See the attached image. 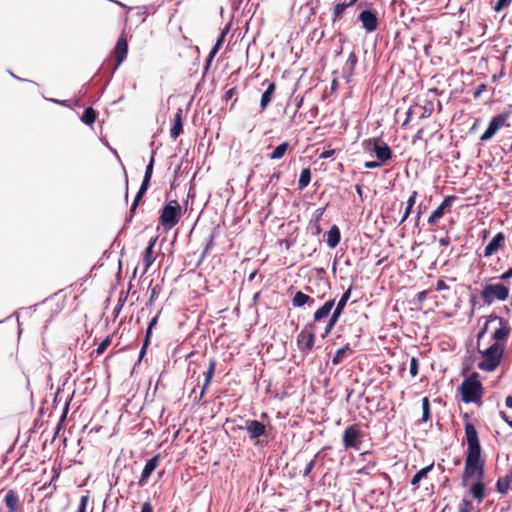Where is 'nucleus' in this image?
I'll use <instances>...</instances> for the list:
<instances>
[{
  "label": "nucleus",
  "instance_id": "f257e3e1",
  "mask_svg": "<svg viewBox=\"0 0 512 512\" xmlns=\"http://www.w3.org/2000/svg\"><path fill=\"white\" fill-rule=\"evenodd\" d=\"M464 430L467 450L462 474V485L466 486L469 479L476 477L477 481L470 486L469 494L478 503H482L486 497V485L482 481L485 473V459L481 455L482 448L475 425L471 422H466Z\"/></svg>",
  "mask_w": 512,
  "mask_h": 512
},
{
  "label": "nucleus",
  "instance_id": "f03ea898",
  "mask_svg": "<svg viewBox=\"0 0 512 512\" xmlns=\"http://www.w3.org/2000/svg\"><path fill=\"white\" fill-rule=\"evenodd\" d=\"M457 391L460 394L462 402L466 404L474 403L477 406L483 404L484 387L480 380L479 373L473 372L465 378L457 388Z\"/></svg>",
  "mask_w": 512,
  "mask_h": 512
},
{
  "label": "nucleus",
  "instance_id": "7ed1b4c3",
  "mask_svg": "<svg viewBox=\"0 0 512 512\" xmlns=\"http://www.w3.org/2000/svg\"><path fill=\"white\" fill-rule=\"evenodd\" d=\"M363 150L374 154L378 161L387 164L393 157V151L390 146L380 137L365 139L362 142Z\"/></svg>",
  "mask_w": 512,
  "mask_h": 512
},
{
  "label": "nucleus",
  "instance_id": "20e7f679",
  "mask_svg": "<svg viewBox=\"0 0 512 512\" xmlns=\"http://www.w3.org/2000/svg\"><path fill=\"white\" fill-rule=\"evenodd\" d=\"M483 360L478 363V368L482 371L492 372L500 365L504 354V347L495 342L486 350L481 352Z\"/></svg>",
  "mask_w": 512,
  "mask_h": 512
},
{
  "label": "nucleus",
  "instance_id": "39448f33",
  "mask_svg": "<svg viewBox=\"0 0 512 512\" xmlns=\"http://www.w3.org/2000/svg\"><path fill=\"white\" fill-rule=\"evenodd\" d=\"M182 216V209L177 200L169 201L162 209L159 223L165 230H170L176 226Z\"/></svg>",
  "mask_w": 512,
  "mask_h": 512
},
{
  "label": "nucleus",
  "instance_id": "423d86ee",
  "mask_svg": "<svg viewBox=\"0 0 512 512\" xmlns=\"http://www.w3.org/2000/svg\"><path fill=\"white\" fill-rule=\"evenodd\" d=\"M509 293V287L503 283H488L483 287L480 295L483 302L490 305L495 301H506Z\"/></svg>",
  "mask_w": 512,
  "mask_h": 512
},
{
  "label": "nucleus",
  "instance_id": "0eeeda50",
  "mask_svg": "<svg viewBox=\"0 0 512 512\" xmlns=\"http://www.w3.org/2000/svg\"><path fill=\"white\" fill-rule=\"evenodd\" d=\"M364 437V432L358 424H352L345 428L342 435V443L346 450H359Z\"/></svg>",
  "mask_w": 512,
  "mask_h": 512
},
{
  "label": "nucleus",
  "instance_id": "6e6552de",
  "mask_svg": "<svg viewBox=\"0 0 512 512\" xmlns=\"http://www.w3.org/2000/svg\"><path fill=\"white\" fill-rule=\"evenodd\" d=\"M315 329L314 323H307L302 331L297 335V344L302 353H309L315 344Z\"/></svg>",
  "mask_w": 512,
  "mask_h": 512
},
{
  "label": "nucleus",
  "instance_id": "1a4fd4ad",
  "mask_svg": "<svg viewBox=\"0 0 512 512\" xmlns=\"http://www.w3.org/2000/svg\"><path fill=\"white\" fill-rule=\"evenodd\" d=\"M510 117V114L508 112L506 113H501V114H498L496 116H494L489 125H488V128L486 129V131L481 135L480 137V140L482 142H487L489 141L490 139H492L494 137V135L505 125L508 126L507 124V121Z\"/></svg>",
  "mask_w": 512,
  "mask_h": 512
},
{
  "label": "nucleus",
  "instance_id": "9d476101",
  "mask_svg": "<svg viewBox=\"0 0 512 512\" xmlns=\"http://www.w3.org/2000/svg\"><path fill=\"white\" fill-rule=\"evenodd\" d=\"M358 19L367 33L374 32L378 27V18L374 11L364 10L360 12Z\"/></svg>",
  "mask_w": 512,
  "mask_h": 512
},
{
  "label": "nucleus",
  "instance_id": "9b49d317",
  "mask_svg": "<svg viewBox=\"0 0 512 512\" xmlns=\"http://www.w3.org/2000/svg\"><path fill=\"white\" fill-rule=\"evenodd\" d=\"M128 53V42L127 37L124 32L120 35L115 48H114V57L116 60L115 68H117L126 58Z\"/></svg>",
  "mask_w": 512,
  "mask_h": 512
},
{
  "label": "nucleus",
  "instance_id": "f8f14e48",
  "mask_svg": "<svg viewBox=\"0 0 512 512\" xmlns=\"http://www.w3.org/2000/svg\"><path fill=\"white\" fill-rule=\"evenodd\" d=\"M505 235L503 232L497 233L492 240L488 243V245L484 248L483 256L488 258L503 248L505 244Z\"/></svg>",
  "mask_w": 512,
  "mask_h": 512
},
{
  "label": "nucleus",
  "instance_id": "ddd939ff",
  "mask_svg": "<svg viewBox=\"0 0 512 512\" xmlns=\"http://www.w3.org/2000/svg\"><path fill=\"white\" fill-rule=\"evenodd\" d=\"M245 429L251 440L258 439L266 434V426L258 420H246Z\"/></svg>",
  "mask_w": 512,
  "mask_h": 512
},
{
  "label": "nucleus",
  "instance_id": "4468645a",
  "mask_svg": "<svg viewBox=\"0 0 512 512\" xmlns=\"http://www.w3.org/2000/svg\"><path fill=\"white\" fill-rule=\"evenodd\" d=\"M160 457V454H156L146 462L138 482L139 486H144L147 483L148 478L152 475V473L159 465Z\"/></svg>",
  "mask_w": 512,
  "mask_h": 512
},
{
  "label": "nucleus",
  "instance_id": "2eb2a0df",
  "mask_svg": "<svg viewBox=\"0 0 512 512\" xmlns=\"http://www.w3.org/2000/svg\"><path fill=\"white\" fill-rule=\"evenodd\" d=\"M491 320H498L500 323V327L497 328L492 334L493 340H495L497 343H498V341L506 340L511 331V328H510L508 322L506 320H504L503 318L498 317L496 315L490 316L489 321H491Z\"/></svg>",
  "mask_w": 512,
  "mask_h": 512
},
{
  "label": "nucleus",
  "instance_id": "dca6fc26",
  "mask_svg": "<svg viewBox=\"0 0 512 512\" xmlns=\"http://www.w3.org/2000/svg\"><path fill=\"white\" fill-rule=\"evenodd\" d=\"M335 306V299H330L326 301L321 307H319L313 314V320L311 323H314L316 327L317 323H320L327 319Z\"/></svg>",
  "mask_w": 512,
  "mask_h": 512
},
{
  "label": "nucleus",
  "instance_id": "f3484780",
  "mask_svg": "<svg viewBox=\"0 0 512 512\" xmlns=\"http://www.w3.org/2000/svg\"><path fill=\"white\" fill-rule=\"evenodd\" d=\"M3 501L7 508V512H17L20 506V499L17 491L9 489L5 492Z\"/></svg>",
  "mask_w": 512,
  "mask_h": 512
},
{
  "label": "nucleus",
  "instance_id": "a211bd4d",
  "mask_svg": "<svg viewBox=\"0 0 512 512\" xmlns=\"http://www.w3.org/2000/svg\"><path fill=\"white\" fill-rule=\"evenodd\" d=\"M403 203L394 201L391 206L387 208L384 212L383 217L387 219V222L390 224L398 223L400 217V212L402 209Z\"/></svg>",
  "mask_w": 512,
  "mask_h": 512
},
{
  "label": "nucleus",
  "instance_id": "6ab92c4d",
  "mask_svg": "<svg viewBox=\"0 0 512 512\" xmlns=\"http://www.w3.org/2000/svg\"><path fill=\"white\" fill-rule=\"evenodd\" d=\"M183 110L177 109L174 116V123L170 129V137L176 140L183 133Z\"/></svg>",
  "mask_w": 512,
  "mask_h": 512
},
{
  "label": "nucleus",
  "instance_id": "aec40b11",
  "mask_svg": "<svg viewBox=\"0 0 512 512\" xmlns=\"http://www.w3.org/2000/svg\"><path fill=\"white\" fill-rule=\"evenodd\" d=\"M357 62V55L354 51H352L349 54L348 59L343 67V77L346 79L347 82H349L350 78L354 75Z\"/></svg>",
  "mask_w": 512,
  "mask_h": 512
},
{
  "label": "nucleus",
  "instance_id": "412c9836",
  "mask_svg": "<svg viewBox=\"0 0 512 512\" xmlns=\"http://www.w3.org/2000/svg\"><path fill=\"white\" fill-rule=\"evenodd\" d=\"M157 237L151 238L149 244L143 255L144 272H147L150 266L155 261L154 246L156 244Z\"/></svg>",
  "mask_w": 512,
  "mask_h": 512
},
{
  "label": "nucleus",
  "instance_id": "4be33fe9",
  "mask_svg": "<svg viewBox=\"0 0 512 512\" xmlns=\"http://www.w3.org/2000/svg\"><path fill=\"white\" fill-rule=\"evenodd\" d=\"M276 91V84L275 82H269L266 90L261 96L260 100V108L261 112L265 111L266 108L269 106L270 102L272 101L274 94Z\"/></svg>",
  "mask_w": 512,
  "mask_h": 512
},
{
  "label": "nucleus",
  "instance_id": "5701e85b",
  "mask_svg": "<svg viewBox=\"0 0 512 512\" xmlns=\"http://www.w3.org/2000/svg\"><path fill=\"white\" fill-rule=\"evenodd\" d=\"M215 369H216V360L212 358V359H210L208 369L205 372V381L202 386L199 399H202L204 397L208 387L210 386L211 380L215 373Z\"/></svg>",
  "mask_w": 512,
  "mask_h": 512
},
{
  "label": "nucleus",
  "instance_id": "b1692460",
  "mask_svg": "<svg viewBox=\"0 0 512 512\" xmlns=\"http://www.w3.org/2000/svg\"><path fill=\"white\" fill-rule=\"evenodd\" d=\"M512 483V469L503 477H499L496 482V490L500 494H506Z\"/></svg>",
  "mask_w": 512,
  "mask_h": 512
},
{
  "label": "nucleus",
  "instance_id": "393cba45",
  "mask_svg": "<svg viewBox=\"0 0 512 512\" xmlns=\"http://www.w3.org/2000/svg\"><path fill=\"white\" fill-rule=\"evenodd\" d=\"M340 240H341L340 229L338 228L337 225H333L327 233V240H326L327 245L331 249H333L340 243Z\"/></svg>",
  "mask_w": 512,
  "mask_h": 512
},
{
  "label": "nucleus",
  "instance_id": "a878e982",
  "mask_svg": "<svg viewBox=\"0 0 512 512\" xmlns=\"http://www.w3.org/2000/svg\"><path fill=\"white\" fill-rule=\"evenodd\" d=\"M313 303L314 299L302 291H297L292 298L293 307H303L306 304L311 305Z\"/></svg>",
  "mask_w": 512,
  "mask_h": 512
},
{
  "label": "nucleus",
  "instance_id": "bb28decb",
  "mask_svg": "<svg viewBox=\"0 0 512 512\" xmlns=\"http://www.w3.org/2000/svg\"><path fill=\"white\" fill-rule=\"evenodd\" d=\"M353 353V350L350 348V346L347 344L345 345L344 347L342 348H339L333 358H332V364L333 365H339L341 364L344 359L348 356V355H351Z\"/></svg>",
  "mask_w": 512,
  "mask_h": 512
},
{
  "label": "nucleus",
  "instance_id": "cd10ccee",
  "mask_svg": "<svg viewBox=\"0 0 512 512\" xmlns=\"http://www.w3.org/2000/svg\"><path fill=\"white\" fill-rule=\"evenodd\" d=\"M290 148V143L288 141H285L278 145L269 155L268 158L270 160H279L285 156L287 151Z\"/></svg>",
  "mask_w": 512,
  "mask_h": 512
},
{
  "label": "nucleus",
  "instance_id": "c85d7f7f",
  "mask_svg": "<svg viewBox=\"0 0 512 512\" xmlns=\"http://www.w3.org/2000/svg\"><path fill=\"white\" fill-rule=\"evenodd\" d=\"M150 184H148L147 182H142L137 194H136V197L131 205V208H130V218H132L135 214V211L139 205V202L141 201L142 197L144 196V194L146 193L148 187H149Z\"/></svg>",
  "mask_w": 512,
  "mask_h": 512
},
{
  "label": "nucleus",
  "instance_id": "c756f323",
  "mask_svg": "<svg viewBox=\"0 0 512 512\" xmlns=\"http://www.w3.org/2000/svg\"><path fill=\"white\" fill-rule=\"evenodd\" d=\"M434 468V462H432L430 465L420 469L411 479V485L414 487L419 486V482L427 476L429 472H431Z\"/></svg>",
  "mask_w": 512,
  "mask_h": 512
},
{
  "label": "nucleus",
  "instance_id": "7c9ffc66",
  "mask_svg": "<svg viewBox=\"0 0 512 512\" xmlns=\"http://www.w3.org/2000/svg\"><path fill=\"white\" fill-rule=\"evenodd\" d=\"M97 118V112L92 107H87L82 116L81 121L85 123L86 125H93Z\"/></svg>",
  "mask_w": 512,
  "mask_h": 512
},
{
  "label": "nucleus",
  "instance_id": "2f4dec72",
  "mask_svg": "<svg viewBox=\"0 0 512 512\" xmlns=\"http://www.w3.org/2000/svg\"><path fill=\"white\" fill-rule=\"evenodd\" d=\"M311 182V171L309 168L302 169L298 180V189L303 190Z\"/></svg>",
  "mask_w": 512,
  "mask_h": 512
},
{
  "label": "nucleus",
  "instance_id": "473e14b6",
  "mask_svg": "<svg viewBox=\"0 0 512 512\" xmlns=\"http://www.w3.org/2000/svg\"><path fill=\"white\" fill-rule=\"evenodd\" d=\"M227 32H228V29H224V30L220 33V35H219V37H218V39H217V41H216V43H215L214 47L212 48V50L210 51V53H209V55H208V61H209V62H210V61L215 57V55L218 53L219 49L221 48V46H222V44H223V42H224V40H225V37H226Z\"/></svg>",
  "mask_w": 512,
  "mask_h": 512
},
{
  "label": "nucleus",
  "instance_id": "72a5a7b5",
  "mask_svg": "<svg viewBox=\"0 0 512 512\" xmlns=\"http://www.w3.org/2000/svg\"><path fill=\"white\" fill-rule=\"evenodd\" d=\"M348 8L346 2L337 3L333 8L332 21L335 22L342 18L345 10Z\"/></svg>",
  "mask_w": 512,
  "mask_h": 512
},
{
  "label": "nucleus",
  "instance_id": "f704fd0d",
  "mask_svg": "<svg viewBox=\"0 0 512 512\" xmlns=\"http://www.w3.org/2000/svg\"><path fill=\"white\" fill-rule=\"evenodd\" d=\"M445 212L439 206L431 213L428 218V224L434 226L444 216Z\"/></svg>",
  "mask_w": 512,
  "mask_h": 512
},
{
  "label": "nucleus",
  "instance_id": "c9c22d12",
  "mask_svg": "<svg viewBox=\"0 0 512 512\" xmlns=\"http://www.w3.org/2000/svg\"><path fill=\"white\" fill-rule=\"evenodd\" d=\"M351 292H352V286H350L341 296L340 300L338 301V303L336 304V308L343 311L344 312V309L347 305V302L349 301L350 299V296H351Z\"/></svg>",
  "mask_w": 512,
  "mask_h": 512
},
{
  "label": "nucleus",
  "instance_id": "e433bc0d",
  "mask_svg": "<svg viewBox=\"0 0 512 512\" xmlns=\"http://www.w3.org/2000/svg\"><path fill=\"white\" fill-rule=\"evenodd\" d=\"M430 419V401L428 397L422 399V421L427 422Z\"/></svg>",
  "mask_w": 512,
  "mask_h": 512
},
{
  "label": "nucleus",
  "instance_id": "4c0bfd02",
  "mask_svg": "<svg viewBox=\"0 0 512 512\" xmlns=\"http://www.w3.org/2000/svg\"><path fill=\"white\" fill-rule=\"evenodd\" d=\"M457 200L455 195H449L444 198V200L439 205L440 208L446 213L450 212L452 204Z\"/></svg>",
  "mask_w": 512,
  "mask_h": 512
},
{
  "label": "nucleus",
  "instance_id": "58836bf2",
  "mask_svg": "<svg viewBox=\"0 0 512 512\" xmlns=\"http://www.w3.org/2000/svg\"><path fill=\"white\" fill-rule=\"evenodd\" d=\"M112 343V336L108 335L97 347V349L94 351L97 356L104 353V351L111 345Z\"/></svg>",
  "mask_w": 512,
  "mask_h": 512
},
{
  "label": "nucleus",
  "instance_id": "ea45409f",
  "mask_svg": "<svg viewBox=\"0 0 512 512\" xmlns=\"http://www.w3.org/2000/svg\"><path fill=\"white\" fill-rule=\"evenodd\" d=\"M421 114H420V119H425V118H428L432 115L433 111H434V105L431 101H428L424 106L421 107Z\"/></svg>",
  "mask_w": 512,
  "mask_h": 512
},
{
  "label": "nucleus",
  "instance_id": "a19ab883",
  "mask_svg": "<svg viewBox=\"0 0 512 512\" xmlns=\"http://www.w3.org/2000/svg\"><path fill=\"white\" fill-rule=\"evenodd\" d=\"M474 507L472 501L464 498L458 506V512H473Z\"/></svg>",
  "mask_w": 512,
  "mask_h": 512
},
{
  "label": "nucleus",
  "instance_id": "79ce46f5",
  "mask_svg": "<svg viewBox=\"0 0 512 512\" xmlns=\"http://www.w3.org/2000/svg\"><path fill=\"white\" fill-rule=\"evenodd\" d=\"M153 165H154V156L152 155L149 164L146 166L145 174H144V178H143L142 182H147L148 184H150V180H151L152 173H153Z\"/></svg>",
  "mask_w": 512,
  "mask_h": 512
},
{
  "label": "nucleus",
  "instance_id": "37998d69",
  "mask_svg": "<svg viewBox=\"0 0 512 512\" xmlns=\"http://www.w3.org/2000/svg\"><path fill=\"white\" fill-rule=\"evenodd\" d=\"M512 3V0H498L495 6L493 7L494 11L499 13L504 9L508 8Z\"/></svg>",
  "mask_w": 512,
  "mask_h": 512
},
{
  "label": "nucleus",
  "instance_id": "c03bdc74",
  "mask_svg": "<svg viewBox=\"0 0 512 512\" xmlns=\"http://www.w3.org/2000/svg\"><path fill=\"white\" fill-rule=\"evenodd\" d=\"M418 369H419L418 359L416 357H412L411 360H410V367H409V372H410L412 377L417 376Z\"/></svg>",
  "mask_w": 512,
  "mask_h": 512
},
{
  "label": "nucleus",
  "instance_id": "a18cd8bd",
  "mask_svg": "<svg viewBox=\"0 0 512 512\" xmlns=\"http://www.w3.org/2000/svg\"><path fill=\"white\" fill-rule=\"evenodd\" d=\"M158 322V315L154 316L149 324H148V327H147V330H146V335H145V338H148V339H151V335H152V330L153 328L156 326Z\"/></svg>",
  "mask_w": 512,
  "mask_h": 512
},
{
  "label": "nucleus",
  "instance_id": "49530a36",
  "mask_svg": "<svg viewBox=\"0 0 512 512\" xmlns=\"http://www.w3.org/2000/svg\"><path fill=\"white\" fill-rule=\"evenodd\" d=\"M160 291L161 287L159 285H155L154 287L151 288L150 298L147 303L148 305H151L153 303L155 298L159 295Z\"/></svg>",
  "mask_w": 512,
  "mask_h": 512
},
{
  "label": "nucleus",
  "instance_id": "de8ad7c7",
  "mask_svg": "<svg viewBox=\"0 0 512 512\" xmlns=\"http://www.w3.org/2000/svg\"><path fill=\"white\" fill-rule=\"evenodd\" d=\"M316 458H317V455L314 456V458L309 461L304 469V472H303V476H309V474L311 473V471L314 469L315 465H316Z\"/></svg>",
  "mask_w": 512,
  "mask_h": 512
},
{
  "label": "nucleus",
  "instance_id": "09e8293b",
  "mask_svg": "<svg viewBox=\"0 0 512 512\" xmlns=\"http://www.w3.org/2000/svg\"><path fill=\"white\" fill-rule=\"evenodd\" d=\"M236 94H237V86H233V87L229 88L228 90H226V92L224 93L223 99H224L225 101H229V100H230V99H232Z\"/></svg>",
  "mask_w": 512,
  "mask_h": 512
},
{
  "label": "nucleus",
  "instance_id": "8fccbe9b",
  "mask_svg": "<svg viewBox=\"0 0 512 512\" xmlns=\"http://www.w3.org/2000/svg\"><path fill=\"white\" fill-rule=\"evenodd\" d=\"M417 197H418V192L416 190L412 191L410 193V196H409L407 202H406V206H408V208H413V206L416 203Z\"/></svg>",
  "mask_w": 512,
  "mask_h": 512
},
{
  "label": "nucleus",
  "instance_id": "3c124183",
  "mask_svg": "<svg viewBox=\"0 0 512 512\" xmlns=\"http://www.w3.org/2000/svg\"><path fill=\"white\" fill-rule=\"evenodd\" d=\"M383 164L376 160V161H366L364 163V167L367 168V169H375V168H379L381 167Z\"/></svg>",
  "mask_w": 512,
  "mask_h": 512
},
{
  "label": "nucleus",
  "instance_id": "603ef678",
  "mask_svg": "<svg viewBox=\"0 0 512 512\" xmlns=\"http://www.w3.org/2000/svg\"><path fill=\"white\" fill-rule=\"evenodd\" d=\"M149 344H150V339L145 338L144 342H143V345H142V348H141L140 353H139V361H141L142 358L144 357V355L146 354V351H147V348H148Z\"/></svg>",
  "mask_w": 512,
  "mask_h": 512
},
{
  "label": "nucleus",
  "instance_id": "864d4df0",
  "mask_svg": "<svg viewBox=\"0 0 512 512\" xmlns=\"http://www.w3.org/2000/svg\"><path fill=\"white\" fill-rule=\"evenodd\" d=\"M411 211H412V208H408V206H406L404 213L402 214V216H400V219L398 221L399 225H401L408 219V217L411 214Z\"/></svg>",
  "mask_w": 512,
  "mask_h": 512
},
{
  "label": "nucleus",
  "instance_id": "5fc2aeb1",
  "mask_svg": "<svg viewBox=\"0 0 512 512\" xmlns=\"http://www.w3.org/2000/svg\"><path fill=\"white\" fill-rule=\"evenodd\" d=\"M334 327H335V325H331L329 322H327L324 327V331L321 335V338L325 339L331 333V331L334 329Z\"/></svg>",
  "mask_w": 512,
  "mask_h": 512
},
{
  "label": "nucleus",
  "instance_id": "6e6d98bb",
  "mask_svg": "<svg viewBox=\"0 0 512 512\" xmlns=\"http://www.w3.org/2000/svg\"><path fill=\"white\" fill-rule=\"evenodd\" d=\"M334 327H335V325H331L329 322H327L324 327V331L321 335V338L325 339L331 333V331L334 329Z\"/></svg>",
  "mask_w": 512,
  "mask_h": 512
},
{
  "label": "nucleus",
  "instance_id": "4d7b16f0",
  "mask_svg": "<svg viewBox=\"0 0 512 512\" xmlns=\"http://www.w3.org/2000/svg\"><path fill=\"white\" fill-rule=\"evenodd\" d=\"M486 89H487V85L486 84L479 85L478 88L473 93L474 98H479L482 95V93L484 91H486Z\"/></svg>",
  "mask_w": 512,
  "mask_h": 512
},
{
  "label": "nucleus",
  "instance_id": "13d9d810",
  "mask_svg": "<svg viewBox=\"0 0 512 512\" xmlns=\"http://www.w3.org/2000/svg\"><path fill=\"white\" fill-rule=\"evenodd\" d=\"M448 289H449V286L445 283V281L443 279H439L437 281V285H436L437 291L448 290Z\"/></svg>",
  "mask_w": 512,
  "mask_h": 512
},
{
  "label": "nucleus",
  "instance_id": "bf43d9fd",
  "mask_svg": "<svg viewBox=\"0 0 512 512\" xmlns=\"http://www.w3.org/2000/svg\"><path fill=\"white\" fill-rule=\"evenodd\" d=\"M334 154H335V150H334V149H331V150H325V151H323V152L319 155V158H320V159H328V158L332 157Z\"/></svg>",
  "mask_w": 512,
  "mask_h": 512
},
{
  "label": "nucleus",
  "instance_id": "052dcab7",
  "mask_svg": "<svg viewBox=\"0 0 512 512\" xmlns=\"http://www.w3.org/2000/svg\"><path fill=\"white\" fill-rule=\"evenodd\" d=\"M512 278V267L510 269H508L506 272H504L500 277L499 279L501 281H508L509 279Z\"/></svg>",
  "mask_w": 512,
  "mask_h": 512
},
{
  "label": "nucleus",
  "instance_id": "680f3d73",
  "mask_svg": "<svg viewBox=\"0 0 512 512\" xmlns=\"http://www.w3.org/2000/svg\"><path fill=\"white\" fill-rule=\"evenodd\" d=\"M428 293H429V290H423V291L419 292L416 295L418 302L422 303L426 299Z\"/></svg>",
  "mask_w": 512,
  "mask_h": 512
},
{
  "label": "nucleus",
  "instance_id": "e2e57ef3",
  "mask_svg": "<svg viewBox=\"0 0 512 512\" xmlns=\"http://www.w3.org/2000/svg\"><path fill=\"white\" fill-rule=\"evenodd\" d=\"M343 314V311L337 309L336 307L334 308L333 311H331L330 315L332 318L336 319L337 321H339L341 315Z\"/></svg>",
  "mask_w": 512,
  "mask_h": 512
},
{
  "label": "nucleus",
  "instance_id": "0e129e2a",
  "mask_svg": "<svg viewBox=\"0 0 512 512\" xmlns=\"http://www.w3.org/2000/svg\"><path fill=\"white\" fill-rule=\"evenodd\" d=\"M87 505V497H82L77 512H85Z\"/></svg>",
  "mask_w": 512,
  "mask_h": 512
},
{
  "label": "nucleus",
  "instance_id": "69168bd1",
  "mask_svg": "<svg viewBox=\"0 0 512 512\" xmlns=\"http://www.w3.org/2000/svg\"><path fill=\"white\" fill-rule=\"evenodd\" d=\"M141 512H153V507L149 501L143 503Z\"/></svg>",
  "mask_w": 512,
  "mask_h": 512
},
{
  "label": "nucleus",
  "instance_id": "338daca9",
  "mask_svg": "<svg viewBox=\"0 0 512 512\" xmlns=\"http://www.w3.org/2000/svg\"><path fill=\"white\" fill-rule=\"evenodd\" d=\"M500 417L503 421H505L512 428V420L509 419L507 414L503 411L500 412Z\"/></svg>",
  "mask_w": 512,
  "mask_h": 512
},
{
  "label": "nucleus",
  "instance_id": "774afa93",
  "mask_svg": "<svg viewBox=\"0 0 512 512\" xmlns=\"http://www.w3.org/2000/svg\"><path fill=\"white\" fill-rule=\"evenodd\" d=\"M325 211V207L323 208H318L316 211H315V220L316 222H319L320 218L322 217L323 213Z\"/></svg>",
  "mask_w": 512,
  "mask_h": 512
}]
</instances>
